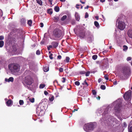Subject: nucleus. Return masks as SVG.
Listing matches in <instances>:
<instances>
[{
    "label": "nucleus",
    "mask_w": 132,
    "mask_h": 132,
    "mask_svg": "<svg viewBox=\"0 0 132 132\" xmlns=\"http://www.w3.org/2000/svg\"><path fill=\"white\" fill-rule=\"evenodd\" d=\"M67 16L66 15H63L61 18V20L62 21L64 20L67 18Z\"/></svg>",
    "instance_id": "4be33fe9"
},
{
    "label": "nucleus",
    "mask_w": 132,
    "mask_h": 132,
    "mask_svg": "<svg viewBox=\"0 0 132 132\" xmlns=\"http://www.w3.org/2000/svg\"><path fill=\"white\" fill-rule=\"evenodd\" d=\"M94 129V125L92 123L85 124L84 127V130L87 132H90V131L93 130Z\"/></svg>",
    "instance_id": "20e7f679"
},
{
    "label": "nucleus",
    "mask_w": 132,
    "mask_h": 132,
    "mask_svg": "<svg viewBox=\"0 0 132 132\" xmlns=\"http://www.w3.org/2000/svg\"><path fill=\"white\" fill-rule=\"evenodd\" d=\"M121 106V105L120 104H119V105L118 106V107L117 108V107H115V109L116 110L118 111H119L120 110V107Z\"/></svg>",
    "instance_id": "393cba45"
},
{
    "label": "nucleus",
    "mask_w": 132,
    "mask_h": 132,
    "mask_svg": "<svg viewBox=\"0 0 132 132\" xmlns=\"http://www.w3.org/2000/svg\"><path fill=\"white\" fill-rule=\"evenodd\" d=\"M53 55V54L52 53H51L50 55L49 56V57L51 59H53V57L52 56Z\"/></svg>",
    "instance_id": "49530a36"
},
{
    "label": "nucleus",
    "mask_w": 132,
    "mask_h": 132,
    "mask_svg": "<svg viewBox=\"0 0 132 132\" xmlns=\"http://www.w3.org/2000/svg\"><path fill=\"white\" fill-rule=\"evenodd\" d=\"M26 22V20L25 19L22 18L21 20V22L22 24H24Z\"/></svg>",
    "instance_id": "f3484780"
},
{
    "label": "nucleus",
    "mask_w": 132,
    "mask_h": 132,
    "mask_svg": "<svg viewBox=\"0 0 132 132\" xmlns=\"http://www.w3.org/2000/svg\"><path fill=\"white\" fill-rule=\"evenodd\" d=\"M80 6V5H79V4H77L76 5V7L77 9H79V7L78 6Z\"/></svg>",
    "instance_id": "bf43d9fd"
},
{
    "label": "nucleus",
    "mask_w": 132,
    "mask_h": 132,
    "mask_svg": "<svg viewBox=\"0 0 132 132\" xmlns=\"http://www.w3.org/2000/svg\"><path fill=\"white\" fill-rule=\"evenodd\" d=\"M128 132H132V126L130 128L128 127Z\"/></svg>",
    "instance_id": "4c0bfd02"
},
{
    "label": "nucleus",
    "mask_w": 132,
    "mask_h": 132,
    "mask_svg": "<svg viewBox=\"0 0 132 132\" xmlns=\"http://www.w3.org/2000/svg\"><path fill=\"white\" fill-rule=\"evenodd\" d=\"M86 72L84 71H81L79 72V73L81 74H84Z\"/></svg>",
    "instance_id": "de8ad7c7"
},
{
    "label": "nucleus",
    "mask_w": 132,
    "mask_h": 132,
    "mask_svg": "<svg viewBox=\"0 0 132 132\" xmlns=\"http://www.w3.org/2000/svg\"><path fill=\"white\" fill-rule=\"evenodd\" d=\"M59 19V18L58 17L56 16L54 17V20L56 22H57Z\"/></svg>",
    "instance_id": "5701e85b"
},
{
    "label": "nucleus",
    "mask_w": 132,
    "mask_h": 132,
    "mask_svg": "<svg viewBox=\"0 0 132 132\" xmlns=\"http://www.w3.org/2000/svg\"><path fill=\"white\" fill-rule=\"evenodd\" d=\"M127 34L129 37L132 38V30H129L128 31Z\"/></svg>",
    "instance_id": "f8f14e48"
},
{
    "label": "nucleus",
    "mask_w": 132,
    "mask_h": 132,
    "mask_svg": "<svg viewBox=\"0 0 132 132\" xmlns=\"http://www.w3.org/2000/svg\"><path fill=\"white\" fill-rule=\"evenodd\" d=\"M108 110L107 108L106 109H105V110L104 112V113L105 114H106L108 113Z\"/></svg>",
    "instance_id": "8fccbe9b"
},
{
    "label": "nucleus",
    "mask_w": 132,
    "mask_h": 132,
    "mask_svg": "<svg viewBox=\"0 0 132 132\" xmlns=\"http://www.w3.org/2000/svg\"><path fill=\"white\" fill-rule=\"evenodd\" d=\"M4 39V37L2 36H0V40H1Z\"/></svg>",
    "instance_id": "864d4df0"
},
{
    "label": "nucleus",
    "mask_w": 132,
    "mask_h": 132,
    "mask_svg": "<svg viewBox=\"0 0 132 132\" xmlns=\"http://www.w3.org/2000/svg\"><path fill=\"white\" fill-rule=\"evenodd\" d=\"M104 77L105 79L106 80H108L109 79L108 75H105L104 76Z\"/></svg>",
    "instance_id": "79ce46f5"
},
{
    "label": "nucleus",
    "mask_w": 132,
    "mask_h": 132,
    "mask_svg": "<svg viewBox=\"0 0 132 132\" xmlns=\"http://www.w3.org/2000/svg\"><path fill=\"white\" fill-rule=\"evenodd\" d=\"M54 9L56 12H58L59 11L60 9L59 7L56 6L55 7Z\"/></svg>",
    "instance_id": "412c9836"
},
{
    "label": "nucleus",
    "mask_w": 132,
    "mask_h": 132,
    "mask_svg": "<svg viewBox=\"0 0 132 132\" xmlns=\"http://www.w3.org/2000/svg\"><path fill=\"white\" fill-rule=\"evenodd\" d=\"M131 93V90H130L126 92L123 95V97L125 100H128L130 98Z\"/></svg>",
    "instance_id": "423d86ee"
},
{
    "label": "nucleus",
    "mask_w": 132,
    "mask_h": 132,
    "mask_svg": "<svg viewBox=\"0 0 132 132\" xmlns=\"http://www.w3.org/2000/svg\"><path fill=\"white\" fill-rule=\"evenodd\" d=\"M54 99V96H53L50 97L49 98V100L51 102H52Z\"/></svg>",
    "instance_id": "a878e982"
},
{
    "label": "nucleus",
    "mask_w": 132,
    "mask_h": 132,
    "mask_svg": "<svg viewBox=\"0 0 132 132\" xmlns=\"http://www.w3.org/2000/svg\"><path fill=\"white\" fill-rule=\"evenodd\" d=\"M100 88L102 90H104L106 88V87L104 85H101L100 86Z\"/></svg>",
    "instance_id": "c756f323"
},
{
    "label": "nucleus",
    "mask_w": 132,
    "mask_h": 132,
    "mask_svg": "<svg viewBox=\"0 0 132 132\" xmlns=\"http://www.w3.org/2000/svg\"><path fill=\"white\" fill-rule=\"evenodd\" d=\"M113 84L114 85H117V81H115L114 82H113Z\"/></svg>",
    "instance_id": "052dcab7"
},
{
    "label": "nucleus",
    "mask_w": 132,
    "mask_h": 132,
    "mask_svg": "<svg viewBox=\"0 0 132 132\" xmlns=\"http://www.w3.org/2000/svg\"><path fill=\"white\" fill-rule=\"evenodd\" d=\"M88 39L90 42H91L93 40L92 38L91 37H89L88 38Z\"/></svg>",
    "instance_id": "a19ab883"
},
{
    "label": "nucleus",
    "mask_w": 132,
    "mask_h": 132,
    "mask_svg": "<svg viewBox=\"0 0 132 132\" xmlns=\"http://www.w3.org/2000/svg\"><path fill=\"white\" fill-rule=\"evenodd\" d=\"M53 35L56 38H59L63 34V31L60 29L56 28L53 32Z\"/></svg>",
    "instance_id": "f03ea898"
},
{
    "label": "nucleus",
    "mask_w": 132,
    "mask_h": 132,
    "mask_svg": "<svg viewBox=\"0 0 132 132\" xmlns=\"http://www.w3.org/2000/svg\"><path fill=\"white\" fill-rule=\"evenodd\" d=\"M108 52V51L107 50H104L103 52V53L104 54H106V53Z\"/></svg>",
    "instance_id": "4d7b16f0"
},
{
    "label": "nucleus",
    "mask_w": 132,
    "mask_h": 132,
    "mask_svg": "<svg viewBox=\"0 0 132 132\" xmlns=\"http://www.w3.org/2000/svg\"><path fill=\"white\" fill-rule=\"evenodd\" d=\"M75 16L76 20L78 21H79L80 19L79 16L78 15H75Z\"/></svg>",
    "instance_id": "2f4dec72"
},
{
    "label": "nucleus",
    "mask_w": 132,
    "mask_h": 132,
    "mask_svg": "<svg viewBox=\"0 0 132 132\" xmlns=\"http://www.w3.org/2000/svg\"><path fill=\"white\" fill-rule=\"evenodd\" d=\"M12 103V101L11 99L8 100L6 102V105L8 106H11Z\"/></svg>",
    "instance_id": "9b49d317"
},
{
    "label": "nucleus",
    "mask_w": 132,
    "mask_h": 132,
    "mask_svg": "<svg viewBox=\"0 0 132 132\" xmlns=\"http://www.w3.org/2000/svg\"><path fill=\"white\" fill-rule=\"evenodd\" d=\"M70 59V58L69 57H68V56L66 57V59H65L66 62L67 63H69V62Z\"/></svg>",
    "instance_id": "72a5a7b5"
},
{
    "label": "nucleus",
    "mask_w": 132,
    "mask_h": 132,
    "mask_svg": "<svg viewBox=\"0 0 132 132\" xmlns=\"http://www.w3.org/2000/svg\"><path fill=\"white\" fill-rule=\"evenodd\" d=\"M89 16L87 12H86L85 18H87Z\"/></svg>",
    "instance_id": "a18cd8bd"
},
{
    "label": "nucleus",
    "mask_w": 132,
    "mask_h": 132,
    "mask_svg": "<svg viewBox=\"0 0 132 132\" xmlns=\"http://www.w3.org/2000/svg\"><path fill=\"white\" fill-rule=\"evenodd\" d=\"M53 0H48V1L49 4L51 5H52V2Z\"/></svg>",
    "instance_id": "3c124183"
},
{
    "label": "nucleus",
    "mask_w": 132,
    "mask_h": 132,
    "mask_svg": "<svg viewBox=\"0 0 132 132\" xmlns=\"http://www.w3.org/2000/svg\"><path fill=\"white\" fill-rule=\"evenodd\" d=\"M40 27H43L44 26L43 23L42 22H41L40 23Z\"/></svg>",
    "instance_id": "6e6d98bb"
},
{
    "label": "nucleus",
    "mask_w": 132,
    "mask_h": 132,
    "mask_svg": "<svg viewBox=\"0 0 132 132\" xmlns=\"http://www.w3.org/2000/svg\"><path fill=\"white\" fill-rule=\"evenodd\" d=\"M90 73V72L89 71H87V72H86L85 73V76L87 77L88 76H89V74Z\"/></svg>",
    "instance_id": "58836bf2"
},
{
    "label": "nucleus",
    "mask_w": 132,
    "mask_h": 132,
    "mask_svg": "<svg viewBox=\"0 0 132 132\" xmlns=\"http://www.w3.org/2000/svg\"><path fill=\"white\" fill-rule=\"evenodd\" d=\"M19 104L20 105H22L24 104V102L23 100H20L19 101Z\"/></svg>",
    "instance_id": "7c9ffc66"
},
{
    "label": "nucleus",
    "mask_w": 132,
    "mask_h": 132,
    "mask_svg": "<svg viewBox=\"0 0 132 132\" xmlns=\"http://www.w3.org/2000/svg\"><path fill=\"white\" fill-rule=\"evenodd\" d=\"M53 47L52 46V45H49L47 47V49L48 51H49L50 50V48H52Z\"/></svg>",
    "instance_id": "ea45409f"
},
{
    "label": "nucleus",
    "mask_w": 132,
    "mask_h": 132,
    "mask_svg": "<svg viewBox=\"0 0 132 132\" xmlns=\"http://www.w3.org/2000/svg\"><path fill=\"white\" fill-rule=\"evenodd\" d=\"M32 20H28V21L27 24L30 26H31V24L32 23Z\"/></svg>",
    "instance_id": "6ab92c4d"
},
{
    "label": "nucleus",
    "mask_w": 132,
    "mask_h": 132,
    "mask_svg": "<svg viewBox=\"0 0 132 132\" xmlns=\"http://www.w3.org/2000/svg\"><path fill=\"white\" fill-rule=\"evenodd\" d=\"M49 69L48 67H45L43 68L44 71L45 72L48 71L49 70Z\"/></svg>",
    "instance_id": "bb28decb"
},
{
    "label": "nucleus",
    "mask_w": 132,
    "mask_h": 132,
    "mask_svg": "<svg viewBox=\"0 0 132 132\" xmlns=\"http://www.w3.org/2000/svg\"><path fill=\"white\" fill-rule=\"evenodd\" d=\"M97 57V55H93L92 56V59L94 60H96Z\"/></svg>",
    "instance_id": "473e14b6"
},
{
    "label": "nucleus",
    "mask_w": 132,
    "mask_h": 132,
    "mask_svg": "<svg viewBox=\"0 0 132 132\" xmlns=\"http://www.w3.org/2000/svg\"><path fill=\"white\" fill-rule=\"evenodd\" d=\"M33 79L30 76L26 77L25 79L24 83L27 85H30L32 83Z\"/></svg>",
    "instance_id": "39448f33"
},
{
    "label": "nucleus",
    "mask_w": 132,
    "mask_h": 132,
    "mask_svg": "<svg viewBox=\"0 0 132 132\" xmlns=\"http://www.w3.org/2000/svg\"><path fill=\"white\" fill-rule=\"evenodd\" d=\"M82 84L83 85H84L86 87H87L89 85L87 82L86 81V80H85L84 81V82H83Z\"/></svg>",
    "instance_id": "a211bd4d"
},
{
    "label": "nucleus",
    "mask_w": 132,
    "mask_h": 132,
    "mask_svg": "<svg viewBox=\"0 0 132 132\" xmlns=\"http://www.w3.org/2000/svg\"><path fill=\"white\" fill-rule=\"evenodd\" d=\"M118 127H115L113 130V132H118L119 131Z\"/></svg>",
    "instance_id": "2eb2a0df"
},
{
    "label": "nucleus",
    "mask_w": 132,
    "mask_h": 132,
    "mask_svg": "<svg viewBox=\"0 0 132 132\" xmlns=\"http://www.w3.org/2000/svg\"><path fill=\"white\" fill-rule=\"evenodd\" d=\"M61 56L60 55H59L57 56V58H58L59 59H60L61 58Z\"/></svg>",
    "instance_id": "13d9d810"
},
{
    "label": "nucleus",
    "mask_w": 132,
    "mask_h": 132,
    "mask_svg": "<svg viewBox=\"0 0 132 132\" xmlns=\"http://www.w3.org/2000/svg\"><path fill=\"white\" fill-rule=\"evenodd\" d=\"M47 12L50 14H51L53 13V11L52 9H49L47 10Z\"/></svg>",
    "instance_id": "aec40b11"
},
{
    "label": "nucleus",
    "mask_w": 132,
    "mask_h": 132,
    "mask_svg": "<svg viewBox=\"0 0 132 132\" xmlns=\"http://www.w3.org/2000/svg\"><path fill=\"white\" fill-rule=\"evenodd\" d=\"M62 80H61L62 82L63 83H64L66 81V78L65 77H63L62 78Z\"/></svg>",
    "instance_id": "e433bc0d"
},
{
    "label": "nucleus",
    "mask_w": 132,
    "mask_h": 132,
    "mask_svg": "<svg viewBox=\"0 0 132 132\" xmlns=\"http://www.w3.org/2000/svg\"><path fill=\"white\" fill-rule=\"evenodd\" d=\"M101 2L102 3L104 2H105V0H100Z\"/></svg>",
    "instance_id": "69168bd1"
},
{
    "label": "nucleus",
    "mask_w": 132,
    "mask_h": 132,
    "mask_svg": "<svg viewBox=\"0 0 132 132\" xmlns=\"http://www.w3.org/2000/svg\"><path fill=\"white\" fill-rule=\"evenodd\" d=\"M8 68L11 73L13 74L18 72L20 69V66L19 64L14 63L10 64L8 65Z\"/></svg>",
    "instance_id": "f257e3e1"
},
{
    "label": "nucleus",
    "mask_w": 132,
    "mask_h": 132,
    "mask_svg": "<svg viewBox=\"0 0 132 132\" xmlns=\"http://www.w3.org/2000/svg\"><path fill=\"white\" fill-rule=\"evenodd\" d=\"M45 86L44 84H41L39 86V88L41 89L44 88Z\"/></svg>",
    "instance_id": "cd10ccee"
},
{
    "label": "nucleus",
    "mask_w": 132,
    "mask_h": 132,
    "mask_svg": "<svg viewBox=\"0 0 132 132\" xmlns=\"http://www.w3.org/2000/svg\"><path fill=\"white\" fill-rule=\"evenodd\" d=\"M80 1L82 4H85V2H82L81 0H80Z\"/></svg>",
    "instance_id": "680f3d73"
},
{
    "label": "nucleus",
    "mask_w": 132,
    "mask_h": 132,
    "mask_svg": "<svg viewBox=\"0 0 132 132\" xmlns=\"http://www.w3.org/2000/svg\"><path fill=\"white\" fill-rule=\"evenodd\" d=\"M101 81V79L100 78L98 80V81L99 83Z\"/></svg>",
    "instance_id": "e2e57ef3"
},
{
    "label": "nucleus",
    "mask_w": 132,
    "mask_h": 132,
    "mask_svg": "<svg viewBox=\"0 0 132 132\" xmlns=\"http://www.w3.org/2000/svg\"><path fill=\"white\" fill-rule=\"evenodd\" d=\"M36 2L40 5L42 6L43 5V2L41 0H36Z\"/></svg>",
    "instance_id": "4468645a"
},
{
    "label": "nucleus",
    "mask_w": 132,
    "mask_h": 132,
    "mask_svg": "<svg viewBox=\"0 0 132 132\" xmlns=\"http://www.w3.org/2000/svg\"><path fill=\"white\" fill-rule=\"evenodd\" d=\"M96 98L97 99L100 100V96H98L97 97H96Z\"/></svg>",
    "instance_id": "774afa93"
},
{
    "label": "nucleus",
    "mask_w": 132,
    "mask_h": 132,
    "mask_svg": "<svg viewBox=\"0 0 132 132\" xmlns=\"http://www.w3.org/2000/svg\"><path fill=\"white\" fill-rule=\"evenodd\" d=\"M43 108V106L38 105L36 109L37 113L39 115L42 114L44 112Z\"/></svg>",
    "instance_id": "0eeeda50"
},
{
    "label": "nucleus",
    "mask_w": 132,
    "mask_h": 132,
    "mask_svg": "<svg viewBox=\"0 0 132 132\" xmlns=\"http://www.w3.org/2000/svg\"><path fill=\"white\" fill-rule=\"evenodd\" d=\"M89 7V6L88 5H87L86 7H85V9H88Z\"/></svg>",
    "instance_id": "338daca9"
},
{
    "label": "nucleus",
    "mask_w": 132,
    "mask_h": 132,
    "mask_svg": "<svg viewBox=\"0 0 132 132\" xmlns=\"http://www.w3.org/2000/svg\"><path fill=\"white\" fill-rule=\"evenodd\" d=\"M118 28L120 30H123L125 27V23L121 21H119L118 22Z\"/></svg>",
    "instance_id": "6e6552de"
},
{
    "label": "nucleus",
    "mask_w": 132,
    "mask_h": 132,
    "mask_svg": "<svg viewBox=\"0 0 132 132\" xmlns=\"http://www.w3.org/2000/svg\"><path fill=\"white\" fill-rule=\"evenodd\" d=\"M4 43V42L3 41H0V47H2L3 46Z\"/></svg>",
    "instance_id": "b1692460"
},
{
    "label": "nucleus",
    "mask_w": 132,
    "mask_h": 132,
    "mask_svg": "<svg viewBox=\"0 0 132 132\" xmlns=\"http://www.w3.org/2000/svg\"><path fill=\"white\" fill-rule=\"evenodd\" d=\"M122 71L123 75H120V77L121 79H124L123 76L125 77L126 78L127 75H129L130 71L129 69L127 67H124L122 68Z\"/></svg>",
    "instance_id": "7ed1b4c3"
},
{
    "label": "nucleus",
    "mask_w": 132,
    "mask_h": 132,
    "mask_svg": "<svg viewBox=\"0 0 132 132\" xmlns=\"http://www.w3.org/2000/svg\"><path fill=\"white\" fill-rule=\"evenodd\" d=\"M29 100L30 102L32 103H34L35 101V99L34 98L29 99Z\"/></svg>",
    "instance_id": "c9c22d12"
},
{
    "label": "nucleus",
    "mask_w": 132,
    "mask_h": 132,
    "mask_svg": "<svg viewBox=\"0 0 132 132\" xmlns=\"http://www.w3.org/2000/svg\"><path fill=\"white\" fill-rule=\"evenodd\" d=\"M44 94L46 95H47L48 94V93L46 91H44Z\"/></svg>",
    "instance_id": "5fc2aeb1"
},
{
    "label": "nucleus",
    "mask_w": 132,
    "mask_h": 132,
    "mask_svg": "<svg viewBox=\"0 0 132 132\" xmlns=\"http://www.w3.org/2000/svg\"><path fill=\"white\" fill-rule=\"evenodd\" d=\"M63 68L60 67L59 68V71L60 72H62L63 71Z\"/></svg>",
    "instance_id": "c03bdc74"
},
{
    "label": "nucleus",
    "mask_w": 132,
    "mask_h": 132,
    "mask_svg": "<svg viewBox=\"0 0 132 132\" xmlns=\"http://www.w3.org/2000/svg\"><path fill=\"white\" fill-rule=\"evenodd\" d=\"M36 54L37 55H39L40 54V52L39 50H37V51Z\"/></svg>",
    "instance_id": "37998d69"
},
{
    "label": "nucleus",
    "mask_w": 132,
    "mask_h": 132,
    "mask_svg": "<svg viewBox=\"0 0 132 132\" xmlns=\"http://www.w3.org/2000/svg\"><path fill=\"white\" fill-rule=\"evenodd\" d=\"M92 94L94 95H95L96 94V92L95 90H93L92 91Z\"/></svg>",
    "instance_id": "09e8293b"
},
{
    "label": "nucleus",
    "mask_w": 132,
    "mask_h": 132,
    "mask_svg": "<svg viewBox=\"0 0 132 132\" xmlns=\"http://www.w3.org/2000/svg\"><path fill=\"white\" fill-rule=\"evenodd\" d=\"M5 80L6 81L8 82H12L14 81V78L13 77H10L9 79L5 78Z\"/></svg>",
    "instance_id": "9d476101"
},
{
    "label": "nucleus",
    "mask_w": 132,
    "mask_h": 132,
    "mask_svg": "<svg viewBox=\"0 0 132 132\" xmlns=\"http://www.w3.org/2000/svg\"><path fill=\"white\" fill-rule=\"evenodd\" d=\"M131 60V58L130 57H128L127 59V60L128 61L130 60Z\"/></svg>",
    "instance_id": "603ef678"
},
{
    "label": "nucleus",
    "mask_w": 132,
    "mask_h": 132,
    "mask_svg": "<svg viewBox=\"0 0 132 132\" xmlns=\"http://www.w3.org/2000/svg\"><path fill=\"white\" fill-rule=\"evenodd\" d=\"M80 37L82 38H84L85 36V33L84 32H81L79 34Z\"/></svg>",
    "instance_id": "ddd939ff"
},
{
    "label": "nucleus",
    "mask_w": 132,
    "mask_h": 132,
    "mask_svg": "<svg viewBox=\"0 0 132 132\" xmlns=\"http://www.w3.org/2000/svg\"><path fill=\"white\" fill-rule=\"evenodd\" d=\"M75 84L76 85L79 86L80 85V83L79 81H77L75 82Z\"/></svg>",
    "instance_id": "f704fd0d"
},
{
    "label": "nucleus",
    "mask_w": 132,
    "mask_h": 132,
    "mask_svg": "<svg viewBox=\"0 0 132 132\" xmlns=\"http://www.w3.org/2000/svg\"><path fill=\"white\" fill-rule=\"evenodd\" d=\"M94 24L95 26L97 28L99 27V25L97 21H95L94 22Z\"/></svg>",
    "instance_id": "dca6fc26"
},
{
    "label": "nucleus",
    "mask_w": 132,
    "mask_h": 132,
    "mask_svg": "<svg viewBox=\"0 0 132 132\" xmlns=\"http://www.w3.org/2000/svg\"><path fill=\"white\" fill-rule=\"evenodd\" d=\"M95 18L97 20L98 19L99 17L98 16H95Z\"/></svg>",
    "instance_id": "0e129e2a"
},
{
    "label": "nucleus",
    "mask_w": 132,
    "mask_h": 132,
    "mask_svg": "<svg viewBox=\"0 0 132 132\" xmlns=\"http://www.w3.org/2000/svg\"><path fill=\"white\" fill-rule=\"evenodd\" d=\"M123 50L124 51H126L128 48L127 46L126 45H124L123 46Z\"/></svg>",
    "instance_id": "c85d7f7f"
},
{
    "label": "nucleus",
    "mask_w": 132,
    "mask_h": 132,
    "mask_svg": "<svg viewBox=\"0 0 132 132\" xmlns=\"http://www.w3.org/2000/svg\"><path fill=\"white\" fill-rule=\"evenodd\" d=\"M51 44L53 48H56L58 46L59 43L56 41L53 42L51 43Z\"/></svg>",
    "instance_id": "1a4fd4ad"
}]
</instances>
